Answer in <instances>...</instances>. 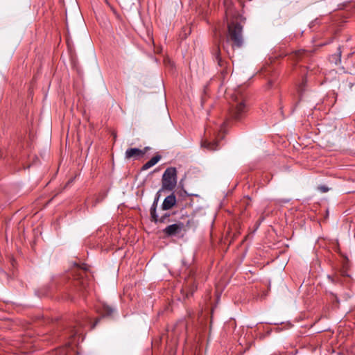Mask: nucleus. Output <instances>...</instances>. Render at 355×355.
<instances>
[{
  "label": "nucleus",
  "instance_id": "obj_1",
  "mask_svg": "<svg viewBox=\"0 0 355 355\" xmlns=\"http://www.w3.org/2000/svg\"><path fill=\"white\" fill-rule=\"evenodd\" d=\"M228 33L227 35V40L223 44V48L227 51V44L230 42H232V48H240L242 46L243 43V26L237 21L234 20L228 24L227 25Z\"/></svg>",
  "mask_w": 355,
  "mask_h": 355
},
{
  "label": "nucleus",
  "instance_id": "obj_2",
  "mask_svg": "<svg viewBox=\"0 0 355 355\" xmlns=\"http://www.w3.org/2000/svg\"><path fill=\"white\" fill-rule=\"evenodd\" d=\"M232 104L230 111V116L236 121L241 120L246 114L247 107L245 104V98L239 91L232 94Z\"/></svg>",
  "mask_w": 355,
  "mask_h": 355
},
{
  "label": "nucleus",
  "instance_id": "obj_3",
  "mask_svg": "<svg viewBox=\"0 0 355 355\" xmlns=\"http://www.w3.org/2000/svg\"><path fill=\"white\" fill-rule=\"evenodd\" d=\"M75 286L79 291H87L91 284V279L87 274V268L84 265L82 268H77L73 271Z\"/></svg>",
  "mask_w": 355,
  "mask_h": 355
},
{
  "label": "nucleus",
  "instance_id": "obj_4",
  "mask_svg": "<svg viewBox=\"0 0 355 355\" xmlns=\"http://www.w3.org/2000/svg\"><path fill=\"white\" fill-rule=\"evenodd\" d=\"M162 188L172 191L177 184V170L175 167H169L166 169L162 175Z\"/></svg>",
  "mask_w": 355,
  "mask_h": 355
},
{
  "label": "nucleus",
  "instance_id": "obj_5",
  "mask_svg": "<svg viewBox=\"0 0 355 355\" xmlns=\"http://www.w3.org/2000/svg\"><path fill=\"white\" fill-rule=\"evenodd\" d=\"M92 319L86 314H82L76 319L75 324L71 325L67 329V334L70 338L75 337L80 334V328L87 323L91 322Z\"/></svg>",
  "mask_w": 355,
  "mask_h": 355
},
{
  "label": "nucleus",
  "instance_id": "obj_6",
  "mask_svg": "<svg viewBox=\"0 0 355 355\" xmlns=\"http://www.w3.org/2000/svg\"><path fill=\"white\" fill-rule=\"evenodd\" d=\"M184 227V225L182 222H178L168 225L163 230V232L167 236H173L179 234Z\"/></svg>",
  "mask_w": 355,
  "mask_h": 355
},
{
  "label": "nucleus",
  "instance_id": "obj_7",
  "mask_svg": "<svg viewBox=\"0 0 355 355\" xmlns=\"http://www.w3.org/2000/svg\"><path fill=\"white\" fill-rule=\"evenodd\" d=\"M148 149L149 147H146L144 150L137 148H128L125 153V158L127 159L132 158L137 159L143 157Z\"/></svg>",
  "mask_w": 355,
  "mask_h": 355
},
{
  "label": "nucleus",
  "instance_id": "obj_8",
  "mask_svg": "<svg viewBox=\"0 0 355 355\" xmlns=\"http://www.w3.org/2000/svg\"><path fill=\"white\" fill-rule=\"evenodd\" d=\"M214 139L211 141H209L208 139H205L202 141L201 146L202 147L207 148L209 150H216L218 148V137H220V133H217L214 132L213 133Z\"/></svg>",
  "mask_w": 355,
  "mask_h": 355
},
{
  "label": "nucleus",
  "instance_id": "obj_9",
  "mask_svg": "<svg viewBox=\"0 0 355 355\" xmlns=\"http://www.w3.org/2000/svg\"><path fill=\"white\" fill-rule=\"evenodd\" d=\"M176 204V198L173 193L168 196L164 200V202L162 205V209L164 211H167L173 208Z\"/></svg>",
  "mask_w": 355,
  "mask_h": 355
},
{
  "label": "nucleus",
  "instance_id": "obj_10",
  "mask_svg": "<svg viewBox=\"0 0 355 355\" xmlns=\"http://www.w3.org/2000/svg\"><path fill=\"white\" fill-rule=\"evenodd\" d=\"M171 214L169 213H164L159 216L157 213L150 216V220L155 223H167L170 222Z\"/></svg>",
  "mask_w": 355,
  "mask_h": 355
},
{
  "label": "nucleus",
  "instance_id": "obj_11",
  "mask_svg": "<svg viewBox=\"0 0 355 355\" xmlns=\"http://www.w3.org/2000/svg\"><path fill=\"white\" fill-rule=\"evenodd\" d=\"M97 311L103 317H107L113 313L114 309L105 303H102L97 307Z\"/></svg>",
  "mask_w": 355,
  "mask_h": 355
},
{
  "label": "nucleus",
  "instance_id": "obj_12",
  "mask_svg": "<svg viewBox=\"0 0 355 355\" xmlns=\"http://www.w3.org/2000/svg\"><path fill=\"white\" fill-rule=\"evenodd\" d=\"M161 159V156L159 155H157L154 157H153L149 161H148L146 164H144L142 167V171L148 170V168H151L154 165H155Z\"/></svg>",
  "mask_w": 355,
  "mask_h": 355
},
{
  "label": "nucleus",
  "instance_id": "obj_13",
  "mask_svg": "<svg viewBox=\"0 0 355 355\" xmlns=\"http://www.w3.org/2000/svg\"><path fill=\"white\" fill-rule=\"evenodd\" d=\"M213 55H214L215 59L217 60L218 64L220 67H223L225 66L226 62L225 61H223L220 57V49L218 46H217L215 49V50L213 53Z\"/></svg>",
  "mask_w": 355,
  "mask_h": 355
},
{
  "label": "nucleus",
  "instance_id": "obj_14",
  "mask_svg": "<svg viewBox=\"0 0 355 355\" xmlns=\"http://www.w3.org/2000/svg\"><path fill=\"white\" fill-rule=\"evenodd\" d=\"M71 347V344L69 343L65 347L58 349L55 352V355H68Z\"/></svg>",
  "mask_w": 355,
  "mask_h": 355
},
{
  "label": "nucleus",
  "instance_id": "obj_15",
  "mask_svg": "<svg viewBox=\"0 0 355 355\" xmlns=\"http://www.w3.org/2000/svg\"><path fill=\"white\" fill-rule=\"evenodd\" d=\"M158 200H159V197H157L155 199V200H154V202H153V205H152V206H151V207L150 209V216L154 215L155 213H157V207Z\"/></svg>",
  "mask_w": 355,
  "mask_h": 355
},
{
  "label": "nucleus",
  "instance_id": "obj_16",
  "mask_svg": "<svg viewBox=\"0 0 355 355\" xmlns=\"http://www.w3.org/2000/svg\"><path fill=\"white\" fill-rule=\"evenodd\" d=\"M305 83H306V80H303L302 83L298 87V92H299L301 93V92H302L304 91V87L305 85Z\"/></svg>",
  "mask_w": 355,
  "mask_h": 355
},
{
  "label": "nucleus",
  "instance_id": "obj_17",
  "mask_svg": "<svg viewBox=\"0 0 355 355\" xmlns=\"http://www.w3.org/2000/svg\"><path fill=\"white\" fill-rule=\"evenodd\" d=\"M304 53V51H299L297 53V58H301L302 56V54Z\"/></svg>",
  "mask_w": 355,
  "mask_h": 355
},
{
  "label": "nucleus",
  "instance_id": "obj_18",
  "mask_svg": "<svg viewBox=\"0 0 355 355\" xmlns=\"http://www.w3.org/2000/svg\"><path fill=\"white\" fill-rule=\"evenodd\" d=\"M99 319H98L92 325V329H94L96 325L97 324L98 322Z\"/></svg>",
  "mask_w": 355,
  "mask_h": 355
},
{
  "label": "nucleus",
  "instance_id": "obj_19",
  "mask_svg": "<svg viewBox=\"0 0 355 355\" xmlns=\"http://www.w3.org/2000/svg\"><path fill=\"white\" fill-rule=\"evenodd\" d=\"M207 133L211 134L208 128H206L205 129V134H207Z\"/></svg>",
  "mask_w": 355,
  "mask_h": 355
},
{
  "label": "nucleus",
  "instance_id": "obj_20",
  "mask_svg": "<svg viewBox=\"0 0 355 355\" xmlns=\"http://www.w3.org/2000/svg\"><path fill=\"white\" fill-rule=\"evenodd\" d=\"M323 191H327V189H325V188H323Z\"/></svg>",
  "mask_w": 355,
  "mask_h": 355
}]
</instances>
